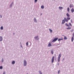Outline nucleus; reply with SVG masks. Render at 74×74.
Returning a JSON list of instances; mask_svg holds the SVG:
<instances>
[{
	"label": "nucleus",
	"mask_w": 74,
	"mask_h": 74,
	"mask_svg": "<svg viewBox=\"0 0 74 74\" xmlns=\"http://www.w3.org/2000/svg\"><path fill=\"white\" fill-rule=\"evenodd\" d=\"M70 19L71 18L70 17H67L66 18L65 17L64 18V19H63L62 21V24H64L66 22H67L69 20H70Z\"/></svg>",
	"instance_id": "obj_1"
},
{
	"label": "nucleus",
	"mask_w": 74,
	"mask_h": 74,
	"mask_svg": "<svg viewBox=\"0 0 74 74\" xmlns=\"http://www.w3.org/2000/svg\"><path fill=\"white\" fill-rule=\"evenodd\" d=\"M61 56H62V54H61V53H60L58 55V62H60V58H61Z\"/></svg>",
	"instance_id": "obj_2"
},
{
	"label": "nucleus",
	"mask_w": 74,
	"mask_h": 74,
	"mask_svg": "<svg viewBox=\"0 0 74 74\" xmlns=\"http://www.w3.org/2000/svg\"><path fill=\"white\" fill-rule=\"evenodd\" d=\"M58 38H55L54 39V40H53V41H52V42H55V41H57V40H58Z\"/></svg>",
	"instance_id": "obj_3"
},
{
	"label": "nucleus",
	"mask_w": 74,
	"mask_h": 74,
	"mask_svg": "<svg viewBox=\"0 0 74 74\" xmlns=\"http://www.w3.org/2000/svg\"><path fill=\"white\" fill-rule=\"evenodd\" d=\"M27 64V62L25 60H24V66H26Z\"/></svg>",
	"instance_id": "obj_4"
},
{
	"label": "nucleus",
	"mask_w": 74,
	"mask_h": 74,
	"mask_svg": "<svg viewBox=\"0 0 74 74\" xmlns=\"http://www.w3.org/2000/svg\"><path fill=\"white\" fill-rule=\"evenodd\" d=\"M55 58V57L54 56H53L52 58L51 59V62L52 63H53V62H54V58Z\"/></svg>",
	"instance_id": "obj_5"
},
{
	"label": "nucleus",
	"mask_w": 74,
	"mask_h": 74,
	"mask_svg": "<svg viewBox=\"0 0 74 74\" xmlns=\"http://www.w3.org/2000/svg\"><path fill=\"white\" fill-rule=\"evenodd\" d=\"M48 46L49 47H52V45L51 44V42H49L48 45Z\"/></svg>",
	"instance_id": "obj_6"
},
{
	"label": "nucleus",
	"mask_w": 74,
	"mask_h": 74,
	"mask_svg": "<svg viewBox=\"0 0 74 74\" xmlns=\"http://www.w3.org/2000/svg\"><path fill=\"white\" fill-rule=\"evenodd\" d=\"M74 7V5L73 4H71L70 5V8H72Z\"/></svg>",
	"instance_id": "obj_7"
},
{
	"label": "nucleus",
	"mask_w": 74,
	"mask_h": 74,
	"mask_svg": "<svg viewBox=\"0 0 74 74\" xmlns=\"http://www.w3.org/2000/svg\"><path fill=\"white\" fill-rule=\"evenodd\" d=\"M66 15L67 16L68 18H69V17H70V14H69V13H66Z\"/></svg>",
	"instance_id": "obj_8"
},
{
	"label": "nucleus",
	"mask_w": 74,
	"mask_h": 74,
	"mask_svg": "<svg viewBox=\"0 0 74 74\" xmlns=\"http://www.w3.org/2000/svg\"><path fill=\"white\" fill-rule=\"evenodd\" d=\"M35 40H36V39L37 40H39V38H38V36H36L35 37Z\"/></svg>",
	"instance_id": "obj_9"
},
{
	"label": "nucleus",
	"mask_w": 74,
	"mask_h": 74,
	"mask_svg": "<svg viewBox=\"0 0 74 74\" xmlns=\"http://www.w3.org/2000/svg\"><path fill=\"white\" fill-rule=\"evenodd\" d=\"M71 41L72 42H73V41L74 40V37L72 36L71 37Z\"/></svg>",
	"instance_id": "obj_10"
},
{
	"label": "nucleus",
	"mask_w": 74,
	"mask_h": 74,
	"mask_svg": "<svg viewBox=\"0 0 74 74\" xmlns=\"http://www.w3.org/2000/svg\"><path fill=\"white\" fill-rule=\"evenodd\" d=\"M3 40V37L1 36L0 37V41H1Z\"/></svg>",
	"instance_id": "obj_11"
},
{
	"label": "nucleus",
	"mask_w": 74,
	"mask_h": 74,
	"mask_svg": "<svg viewBox=\"0 0 74 74\" xmlns=\"http://www.w3.org/2000/svg\"><path fill=\"white\" fill-rule=\"evenodd\" d=\"M59 8L60 10H62V9H63V8L62 7H59Z\"/></svg>",
	"instance_id": "obj_12"
},
{
	"label": "nucleus",
	"mask_w": 74,
	"mask_h": 74,
	"mask_svg": "<svg viewBox=\"0 0 74 74\" xmlns=\"http://www.w3.org/2000/svg\"><path fill=\"white\" fill-rule=\"evenodd\" d=\"M71 12L73 13V12H74V9L73 8H72L71 10Z\"/></svg>",
	"instance_id": "obj_13"
},
{
	"label": "nucleus",
	"mask_w": 74,
	"mask_h": 74,
	"mask_svg": "<svg viewBox=\"0 0 74 74\" xmlns=\"http://www.w3.org/2000/svg\"><path fill=\"white\" fill-rule=\"evenodd\" d=\"M65 26H68V27H70V25H68L67 23H66L65 24Z\"/></svg>",
	"instance_id": "obj_14"
},
{
	"label": "nucleus",
	"mask_w": 74,
	"mask_h": 74,
	"mask_svg": "<svg viewBox=\"0 0 74 74\" xmlns=\"http://www.w3.org/2000/svg\"><path fill=\"white\" fill-rule=\"evenodd\" d=\"M51 52L52 54H53V49L52 50H51Z\"/></svg>",
	"instance_id": "obj_15"
},
{
	"label": "nucleus",
	"mask_w": 74,
	"mask_h": 74,
	"mask_svg": "<svg viewBox=\"0 0 74 74\" xmlns=\"http://www.w3.org/2000/svg\"><path fill=\"white\" fill-rule=\"evenodd\" d=\"M34 20L35 22H37V19H36V18H34Z\"/></svg>",
	"instance_id": "obj_16"
},
{
	"label": "nucleus",
	"mask_w": 74,
	"mask_h": 74,
	"mask_svg": "<svg viewBox=\"0 0 74 74\" xmlns=\"http://www.w3.org/2000/svg\"><path fill=\"white\" fill-rule=\"evenodd\" d=\"M15 63V61H13L12 62V63L13 64H14Z\"/></svg>",
	"instance_id": "obj_17"
},
{
	"label": "nucleus",
	"mask_w": 74,
	"mask_h": 74,
	"mask_svg": "<svg viewBox=\"0 0 74 74\" xmlns=\"http://www.w3.org/2000/svg\"><path fill=\"white\" fill-rule=\"evenodd\" d=\"M41 8L42 9H44V6L43 5H42Z\"/></svg>",
	"instance_id": "obj_18"
},
{
	"label": "nucleus",
	"mask_w": 74,
	"mask_h": 74,
	"mask_svg": "<svg viewBox=\"0 0 74 74\" xmlns=\"http://www.w3.org/2000/svg\"><path fill=\"white\" fill-rule=\"evenodd\" d=\"M67 10L68 11V12H69L70 8H68Z\"/></svg>",
	"instance_id": "obj_19"
},
{
	"label": "nucleus",
	"mask_w": 74,
	"mask_h": 74,
	"mask_svg": "<svg viewBox=\"0 0 74 74\" xmlns=\"http://www.w3.org/2000/svg\"><path fill=\"white\" fill-rule=\"evenodd\" d=\"M66 29H71V28L70 27H68V28H66Z\"/></svg>",
	"instance_id": "obj_20"
},
{
	"label": "nucleus",
	"mask_w": 74,
	"mask_h": 74,
	"mask_svg": "<svg viewBox=\"0 0 74 74\" xmlns=\"http://www.w3.org/2000/svg\"><path fill=\"white\" fill-rule=\"evenodd\" d=\"M67 37H66V36H64V40H67Z\"/></svg>",
	"instance_id": "obj_21"
},
{
	"label": "nucleus",
	"mask_w": 74,
	"mask_h": 74,
	"mask_svg": "<svg viewBox=\"0 0 74 74\" xmlns=\"http://www.w3.org/2000/svg\"><path fill=\"white\" fill-rule=\"evenodd\" d=\"M49 30L50 31L51 33H52V30H51V29H49Z\"/></svg>",
	"instance_id": "obj_22"
},
{
	"label": "nucleus",
	"mask_w": 74,
	"mask_h": 74,
	"mask_svg": "<svg viewBox=\"0 0 74 74\" xmlns=\"http://www.w3.org/2000/svg\"><path fill=\"white\" fill-rule=\"evenodd\" d=\"M63 40V39L62 38H61V39H59L58 40V41H60V40Z\"/></svg>",
	"instance_id": "obj_23"
},
{
	"label": "nucleus",
	"mask_w": 74,
	"mask_h": 74,
	"mask_svg": "<svg viewBox=\"0 0 74 74\" xmlns=\"http://www.w3.org/2000/svg\"><path fill=\"white\" fill-rule=\"evenodd\" d=\"M1 30H3V26H1Z\"/></svg>",
	"instance_id": "obj_24"
},
{
	"label": "nucleus",
	"mask_w": 74,
	"mask_h": 74,
	"mask_svg": "<svg viewBox=\"0 0 74 74\" xmlns=\"http://www.w3.org/2000/svg\"><path fill=\"white\" fill-rule=\"evenodd\" d=\"M69 25L71 26H72V25H71V23H69Z\"/></svg>",
	"instance_id": "obj_25"
},
{
	"label": "nucleus",
	"mask_w": 74,
	"mask_h": 74,
	"mask_svg": "<svg viewBox=\"0 0 74 74\" xmlns=\"http://www.w3.org/2000/svg\"><path fill=\"white\" fill-rule=\"evenodd\" d=\"M28 44H29V43L28 42H27L26 43V45H27V46L28 45Z\"/></svg>",
	"instance_id": "obj_26"
},
{
	"label": "nucleus",
	"mask_w": 74,
	"mask_h": 74,
	"mask_svg": "<svg viewBox=\"0 0 74 74\" xmlns=\"http://www.w3.org/2000/svg\"><path fill=\"white\" fill-rule=\"evenodd\" d=\"M3 69V66H0V69Z\"/></svg>",
	"instance_id": "obj_27"
},
{
	"label": "nucleus",
	"mask_w": 74,
	"mask_h": 74,
	"mask_svg": "<svg viewBox=\"0 0 74 74\" xmlns=\"http://www.w3.org/2000/svg\"><path fill=\"white\" fill-rule=\"evenodd\" d=\"M60 70H59V71H58V74H59V73H60Z\"/></svg>",
	"instance_id": "obj_28"
},
{
	"label": "nucleus",
	"mask_w": 74,
	"mask_h": 74,
	"mask_svg": "<svg viewBox=\"0 0 74 74\" xmlns=\"http://www.w3.org/2000/svg\"><path fill=\"white\" fill-rule=\"evenodd\" d=\"M38 1V0H35V3H36L37 1Z\"/></svg>",
	"instance_id": "obj_29"
},
{
	"label": "nucleus",
	"mask_w": 74,
	"mask_h": 74,
	"mask_svg": "<svg viewBox=\"0 0 74 74\" xmlns=\"http://www.w3.org/2000/svg\"><path fill=\"white\" fill-rule=\"evenodd\" d=\"M4 61V60H3V59H2V62H3V61Z\"/></svg>",
	"instance_id": "obj_30"
},
{
	"label": "nucleus",
	"mask_w": 74,
	"mask_h": 74,
	"mask_svg": "<svg viewBox=\"0 0 74 74\" xmlns=\"http://www.w3.org/2000/svg\"><path fill=\"white\" fill-rule=\"evenodd\" d=\"M39 73L40 74H42V73H41V71H39Z\"/></svg>",
	"instance_id": "obj_31"
},
{
	"label": "nucleus",
	"mask_w": 74,
	"mask_h": 74,
	"mask_svg": "<svg viewBox=\"0 0 74 74\" xmlns=\"http://www.w3.org/2000/svg\"><path fill=\"white\" fill-rule=\"evenodd\" d=\"M71 23H73V21H72V20H71Z\"/></svg>",
	"instance_id": "obj_32"
},
{
	"label": "nucleus",
	"mask_w": 74,
	"mask_h": 74,
	"mask_svg": "<svg viewBox=\"0 0 74 74\" xmlns=\"http://www.w3.org/2000/svg\"><path fill=\"white\" fill-rule=\"evenodd\" d=\"M5 74V72H4L3 73V74Z\"/></svg>",
	"instance_id": "obj_33"
},
{
	"label": "nucleus",
	"mask_w": 74,
	"mask_h": 74,
	"mask_svg": "<svg viewBox=\"0 0 74 74\" xmlns=\"http://www.w3.org/2000/svg\"><path fill=\"white\" fill-rule=\"evenodd\" d=\"M1 18H2V16H1Z\"/></svg>",
	"instance_id": "obj_34"
},
{
	"label": "nucleus",
	"mask_w": 74,
	"mask_h": 74,
	"mask_svg": "<svg viewBox=\"0 0 74 74\" xmlns=\"http://www.w3.org/2000/svg\"><path fill=\"white\" fill-rule=\"evenodd\" d=\"M12 4H13V3H12L11 5H12Z\"/></svg>",
	"instance_id": "obj_35"
},
{
	"label": "nucleus",
	"mask_w": 74,
	"mask_h": 74,
	"mask_svg": "<svg viewBox=\"0 0 74 74\" xmlns=\"http://www.w3.org/2000/svg\"><path fill=\"white\" fill-rule=\"evenodd\" d=\"M21 47H22V46L21 45Z\"/></svg>",
	"instance_id": "obj_36"
},
{
	"label": "nucleus",
	"mask_w": 74,
	"mask_h": 74,
	"mask_svg": "<svg viewBox=\"0 0 74 74\" xmlns=\"http://www.w3.org/2000/svg\"><path fill=\"white\" fill-rule=\"evenodd\" d=\"M27 74H28V73H27Z\"/></svg>",
	"instance_id": "obj_37"
}]
</instances>
